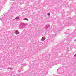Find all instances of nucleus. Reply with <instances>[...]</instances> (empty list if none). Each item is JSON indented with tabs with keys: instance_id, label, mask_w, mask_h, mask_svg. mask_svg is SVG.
<instances>
[{
	"instance_id": "obj_1",
	"label": "nucleus",
	"mask_w": 76,
	"mask_h": 76,
	"mask_svg": "<svg viewBox=\"0 0 76 76\" xmlns=\"http://www.w3.org/2000/svg\"><path fill=\"white\" fill-rule=\"evenodd\" d=\"M20 29H23V28H25V23H22L20 26Z\"/></svg>"
},
{
	"instance_id": "obj_2",
	"label": "nucleus",
	"mask_w": 76,
	"mask_h": 76,
	"mask_svg": "<svg viewBox=\"0 0 76 76\" xmlns=\"http://www.w3.org/2000/svg\"><path fill=\"white\" fill-rule=\"evenodd\" d=\"M60 71H61V70L60 69H58L57 70V73L58 74H59V72H60Z\"/></svg>"
},
{
	"instance_id": "obj_3",
	"label": "nucleus",
	"mask_w": 76,
	"mask_h": 76,
	"mask_svg": "<svg viewBox=\"0 0 76 76\" xmlns=\"http://www.w3.org/2000/svg\"><path fill=\"white\" fill-rule=\"evenodd\" d=\"M45 39V38L44 37H43L42 39H41V40L42 41H44Z\"/></svg>"
},
{
	"instance_id": "obj_4",
	"label": "nucleus",
	"mask_w": 76,
	"mask_h": 76,
	"mask_svg": "<svg viewBox=\"0 0 76 76\" xmlns=\"http://www.w3.org/2000/svg\"><path fill=\"white\" fill-rule=\"evenodd\" d=\"M15 34H16V35H18L19 34V32H18V31H16L15 32Z\"/></svg>"
},
{
	"instance_id": "obj_5",
	"label": "nucleus",
	"mask_w": 76,
	"mask_h": 76,
	"mask_svg": "<svg viewBox=\"0 0 76 76\" xmlns=\"http://www.w3.org/2000/svg\"><path fill=\"white\" fill-rule=\"evenodd\" d=\"M50 25H48V26H46V27H45V28L46 29H47V28H48L49 27H50Z\"/></svg>"
},
{
	"instance_id": "obj_6",
	"label": "nucleus",
	"mask_w": 76,
	"mask_h": 76,
	"mask_svg": "<svg viewBox=\"0 0 76 76\" xmlns=\"http://www.w3.org/2000/svg\"><path fill=\"white\" fill-rule=\"evenodd\" d=\"M24 20H27V21H28L29 20H28V19L27 18H25L24 19Z\"/></svg>"
},
{
	"instance_id": "obj_7",
	"label": "nucleus",
	"mask_w": 76,
	"mask_h": 76,
	"mask_svg": "<svg viewBox=\"0 0 76 76\" xmlns=\"http://www.w3.org/2000/svg\"><path fill=\"white\" fill-rule=\"evenodd\" d=\"M15 19H19V17H18V16L16 17L15 18Z\"/></svg>"
},
{
	"instance_id": "obj_8",
	"label": "nucleus",
	"mask_w": 76,
	"mask_h": 76,
	"mask_svg": "<svg viewBox=\"0 0 76 76\" xmlns=\"http://www.w3.org/2000/svg\"><path fill=\"white\" fill-rule=\"evenodd\" d=\"M55 36H56V35H53V36H52V38H54V37H55Z\"/></svg>"
},
{
	"instance_id": "obj_9",
	"label": "nucleus",
	"mask_w": 76,
	"mask_h": 76,
	"mask_svg": "<svg viewBox=\"0 0 76 76\" xmlns=\"http://www.w3.org/2000/svg\"><path fill=\"white\" fill-rule=\"evenodd\" d=\"M8 69H10V70H11V69H12V68H8Z\"/></svg>"
},
{
	"instance_id": "obj_10",
	"label": "nucleus",
	"mask_w": 76,
	"mask_h": 76,
	"mask_svg": "<svg viewBox=\"0 0 76 76\" xmlns=\"http://www.w3.org/2000/svg\"><path fill=\"white\" fill-rule=\"evenodd\" d=\"M50 14L48 13V16H50Z\"/></svg>"
},
{
	"instance_id": "obj_11",
	"label": "nucleus",
	"mask_w": 76,
	"mask_h": 76,
	"mask_svg": "<svg viewBox=\"0 0 76 76\" xmlns=\"http://www.w3.org/2000/svg\"><path fill=\"white\" fill-rule=\"evenodd\" d=\"M67 31H68V32H69V29L67 30Z\"/></svg>"
},
{
	"instance_id": "obj_12",
	"label": "nucleus",
	"mask_w": 76,
	"mask_h": 76,
	"mask_svg": "<svg viewBox=\"0 0 76 76\" xmlns=\"http://www.w3.org/2000/svg\"><path fill=\"white\" fill-rule=\"evenodd\" d=\"M74 57H76V54H75V55H74Z\"/></svg>"
},
{
	"instance_id": "obj_13",
	"label": "nucleus",
	"mask_w": 76,
	"mask_h": 76,
	"mask_svg": "<svg viewBox=\"0 0 76 76\" xmlns=\"http://www.w3.org/2000/svg\"><path fill=\"white\" fill-rule=\"evenodd\" d=\"M24 66H25V65H26V64H24Z\"/></svg>"
},
{
	"instance_id": "obj_14",
	"label": "nucleus",
	"mask_w": 76,
	"mask_h": 76,
	"mask_svg": "<svg viewBox=\"0 0 76 76\" xmlns=\"http://www.w3.org/2000/svg\"><path fill=\"white\" fill-rule=\"evenodd\" d=\"M12 1H15V0H12Z\"/></svg>"
},
{
	"instance_id": "obj_15",
	"label": "nucleus",
	"mask_w": 76,
	"mask_h": 76,
	"mask_svg": "<svg viewBox=\"0 0 76 76\" xmlns=\"http://www.w3.org/2000/svg\"><path fill=\"white\" fill-rule=\"evenodd\" d=\"M75 41H76V39H75Z\"/></svg>"
},
{
	"instance_id": "obj_16",
	"label": "nucleus",
	"mask_w": 76,
	"mask_h": 76,
	"mask_svg": "<svg viewBox=\"0 0 76 76\" xmlns=\"http://www.w3.org/2000/svg\"><path fill=\"white\" fill-rule=\"evenodd\" d=\"M66 51H67V50H66Z\"/></svg>"
}]
</instances>
